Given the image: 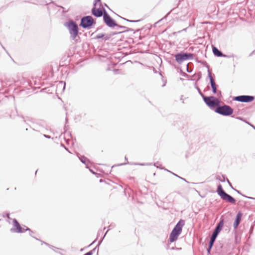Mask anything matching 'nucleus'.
Returning a JSON list of instances; mask_svg holds the SVG:
<instances>
[{
	"mask_svg": "<svg viewBox=\"0 0 255 255\" xmlns=\"http://www.w3.org/2000/svg\"><path fill=\"white\" fill-rule=\"evenodd\" d=\"M122 33V32H118V33L114 32V33H113V34H112V35H115V34H117V33Z\"/></svg>",
	"mask_w": 255,
	"mask_h": 255,
	"instance_id": "nucleus-41",
	"label": "nucleus"
},
{
	"mask_svg": "<svg viewBox=\"0 0 255 255\" xmlns=\"http://www.w3.org/2000/svg\"><path fill=\"white\" fill-rule=\"evenodd\" d=\"M63 84V82L61 81L59 82V84H60L61 85H62Z\"/></svg>",
	"mask_w": 255,
	"mask_h": 255,
	"instance_id": "nucleus-44",
	"label": "nucleus"
},
{
	"mask_svg": "<svg viewBox=\"0 0 255 255\" xmlns=\"http://www.w3.org/2000/svg\"><path fill=\"white\" fill-rule=\"evenodd\" d=\"M212 51L213 54L217 56V57H227V55L223 54V52L220 50L217 47L215 46H213L212 47Z\"/></svg>",
	"mask_w": 255,
	"mask_h": 255,
	"instance_id": "nucleus-13",
	"label": "nucleus"
},
{
	"mask_svg": "<svg viewBox=\"0 0 255 255\" xmlns=\"http://www.w3.org/2000/svg\"><path fill=\"white\" fill-rule=\"evenodd\" d=\"M26 120H28V117L26 118Z\"/></svg>",
	"mask_w": 255,
	"mask_h": 255,
	"instance_id": "nucleus-54",
	"label": "nucleus"
},
{
	"mask_svg": "<svg viewBox=\"0 0 255 255\" xmlns=\"http://www.w3.org/2000/svg\"><path fill=\"white\" fill-rule=\"evenodd\" d=\"M224 224V220L223 219H221L220 221L217 224L216 228L220 230L221 231L223 229Z\"/></svg>",
	"mask_w": 255,
	"mask_h": 255,
	"instance_id": "nucleus-16",
	"label": "nucleus"
},
{
	"mask_svg": "<svg viewBox=\"0 0 255 255\" xmlns=\"http://www.w3.org/2000/svg\"><path fill=\"white\" fill-rule=\"evenodd\" d=\"M187 72L189 73L191 72V71H189L188 69H187Z\"/></svg>",
	"mask_w": 255,
	"mask_h": 255,
	"instance_id": "nucleus-52",
	"label": "nucleus"
},
{
	"mask_svg": "<svg viewBox=\"0 0 255 255\" xmlns=\"http://www.w3.org/2000/svg\"><path fill=\"white\" fill-rule=\"evenodd\" d=\"M125 159H126V160H128V158H127L126 156L125 157Z\"/></svg>",
	"mask_w": 255,
	"mask_h": 255,
	"instance_id": "nucleus-51",
	"label": "nucleus"
},
{
	"mask_svg": "<svg viewBox=\"0 0 255 255\" xmlns=\"http://www.w3.org/2000/svg\"><path fill=\"white\" fill-rule=\"evenodd\" d=\"M104 14H103V21L104 23L108 27L113 28L118 25L116 21L106 11V9L104 8Z\"/></svg>",
	"mask_w": 255,
	"mask_h": 255,
	"instance_id": "nucleus-9",
	"label": "nucleus"
},
{
	"mask_svg": "<svg viewBox=\"0 0 255 255\" xmlns=\"http://www.w3.org/2000/svg\"><path fill=\"white\" fill-rule=\"evenodd\" d=\"M226 58H233V61H234L235 60H238L240 59V57L237 55L235 54H231V55H227V57Z\"/></svg>",
	"mask_w": 255,
	"mask_h": 255,
	"instance_id": "nucleus-17",
	"label": "nucleus"
},
{
	"mask_svg": "<svg viewBox=\"0 0 255 255\" xmlns=\"http://www.w3.org/2000/svg\"><path fill=\"white\" fill-rule=\"evenodd\" d=\"M64 25L68 28L70 35V39L75 40L76 43L79 42L80 37L77 38L79 32V28L77 23L73 20H69L67 22L64 23Z\"/></svg>",
	"mask_w": 255,
	"mask_h": 255,
	"instance_id": "nucleus-1",
	"label": "nucleus"
},
{
	"mask_svg": "<svg viewBox=\"0 0 255 255\" xmlns=\"http://www.w3.org/2000/svg\"><path fill=\"white\" fill-rule=\"evenodd\" d=\"M104 36H105V34L104 33H100V34H98L96 36L95 39H100V38H103L104 39Z\"/></svg>",
	"mask_w": 255,
	"mask_h": 255,
	"instance_id": "nucleus-22",
	"label": "nucleus"
},
{
	"mask_svg": "<svg viewBox=\"0 0 255 255\" xmlns=\"http://www.w3.org/2000/svg\"><path fill=\"white\" fill-rule=\"evenodd\" d=\"M238 194H241L242 195V196H243L244 197H245V198H249V199H253V200H255V198H254V197H249V196H246V195H243L241 192L238 190H236V189H234Z\"/></svg>",
	"mask_w": 255,
	"mask_h": 255,
	"instance_id": "nucleus-21",
	"label": "nucleus"
},
{
	"mask_svg": "<svg viewBox=\"0 0 255 255\" xmlns=\"http://www.w3.org/2000/svg\"><path fill=\"white\" fill-rule=\"evenodd\" d=\"M227 182L228 183V184H229V186H230L232 189H234V188H233V186H232V184L230 183V181H229L228 179H227Z\"/></svg>",
	"mask_w": 255,
	"mask_h": 255,
	"instance_id": "nucleus-35",
	"label": "nucleus"
},
{
	"mask_svg": "<svg viewBox=\"0 0 255 255\" xmlns=\"http://www.w3.org/2000/svg\"><path fill=\"white\" fill-rule=\"evenodd\" d=\"M212 248V247H208L207 251V253L208 254L210 253V252H211V250Z\"/></svg>",
	"mask_w": 255,
	"mask_h": 255,
	"instance_id": "nucleus-34",
	"label": "nucleus"
},
{
	"mask_svg": "<svg viewBox=\"0 0 255 255\" xmlns=\"http://www.w3.org/2000/svg\"><path fill=\"white\" fill-rule=\"evenodd\" d=\"M77 156L78 157L80 161L84 164H86V161L88 160L87 157H86L84 156L80 155L79 153L77 154Z\"/></svg>",
	"mask_w": 255,
	"mask_h": 255,
	"instance_id": "nucleus-18",
	"label": "nucleus"
},
{
	"mask_svg": "<svg viewBox=\"0 0 255 255\" xmlns=\"http://www.w3.org/2000/svg\"><path fill=\"white\" fill-rule=\"evenodd\" d=\"M91 11L92 14L97 17H101L102 15L103 16L104 14V11H103L100 8H97L95 6L92 8Z\"/></svg>",
	"mask_w": 255,
	"mask_h": 255,
	"instance_id": "nucleus-12",
	"label": "nucleus"
},
{
	"mask_svg": "<svg viewBox=\"0 0 255 255\" xmlns=\"http://www.w3.org/2000/svg\"><path fill=\"white\" fill-rule=\"evenodd\" d=\"M170 12L171 11H169L163 18H162V19H165L167 17V16L170 14Z\"/></svg>",
	"mask_w": 255,
	"mask_h": 255,
	"instance_id": "nucleus-36",
	"label": "nucleus"
},
{
	"mask_svg": "<svg viewBox=\"0 0 255 255\" xmlns=\"http://www.w3.org/2000/svg\"><path fill=\"white\" fill-rule=\"evenodd\" d=\"M216 240V238H214L212 237H211L210 239V241H211V242H213L214 243H215V241Z\"/></svg>",
	"mask_w": 255,
	"mask_h": 255,
	"instance_id": "nucleus-33",
	"label": "nucleus"
},
{
	"mask_svg": "<svg viewBox=\"0 0 255 255\" xmlns=\"http://www.w3.org/2000/svg\"><path fill=\"white\" fill-rule=\"evenodd\" d=\"M116 26H117L118 27H120L121 28H122V29H126V28H127V27L125 26L120 25L119 24H118V25H117Z\"/></svg>",
	"mask_w": 255,
	"mask_h": 255,
	"instance_id": "nucleus-31",
	"label": "nucleus"
},
{
	"mask_svg": "<svg viewBox=\"0 0 255 255\" xmlns=\"http://www.w3.org/2000/svg\"><path fill=\"white\" fill-rule=\"evenodd\" d=\"M105 6H107V7H108V5L106 3H105Z\"/></svg>",
	"mask_w": 255,
	"mask_h": 255,
	"instance_id": "nucleus-47",
	"label": "nucleus"
},
{
	"mask_svg": "<svg viewBox=\"0 0 255 255\" xmlns=\"http://www.w3.org/2000/svg\"><path fill=\"white\" fill-rule=\"evenodd\" d=\"M222 177L223 179H221L220 175H217L216 176V179L222 182H224L225 181V177L224 175H222Z\"/></svg>",
	"mask_w": 255,
	"mask_h": 255,
	"instance_id": "nucleus-20",
	"label": "nucleus"
},
{
	"mask_svg": "<svg viewBox=\"0 0 255 255\" xmlns=\"http://www.w3.org/2000/svg\"><path fill=\"white\" fill-rule=\"evenodd\" d=\"M13 228L11 229L10 231L13 233H23V231L22 228L20 226V225L15 219L12 220Z\"/></svg>",
	"mask_w": 255,
	"mask_h": 255,
	"instance_id": "nucleus-11",
	"label": "nucleus"
},
{
	"mask_svg": "<svg viewBox=\"0 0 255 255\" xmlns=\"http://www.w3.org/2000/svg\"><path fill=\"white\" fill-rule=\"evenodd\" d=\"M179 178L180 179H181V180H184V181H185V182H188V181H187L185 179H184V178H182V177H179Z\"/></svg>",
	"mask_w": 255,
	"mask_h": 255,
	"instance_id": "nucleus-40",
	"label": "nucleus"
},
{
	"mask_svg": "<svg viewBox=\"0 0 255 255\" xmlns=\"http://www.w3.org/2000/svg\"><path fill=\"white\" fill-rule=\"evenodd\" d=\"M218 235H219V234H217V233H215L213 232V233H212V235H211V237H213V238H216H216H217V237H218Z\"/></svg>",
	"mask_w": 255,
	"mask_h": 255,
	"instance_id": "nucleus-29",
	"label": "nucleus"
},
{
	"mask_svg": "<svg viewBox=\"0 0 255 255\" xmlns=\"http://www.w3.org/2000/svg\"><path fill=\"white\" fill-rule=\"evenodd\" d=\"M95 241H94L93 242H92V243L90 245L91 246V245H92L93 244H94L95 243Z\"/></svg>",
	"mask_w": 255,
	"mask_h": 255,
	"instance_id": "nucleus-50",
	"label": "nucleus"
},
{
	"mask_svg": "<svg viewBox=\"0 0 255 255\" xmlns=\"http://www.w3.org/2000/svg\"><path fill=\"white\" fill-rule=\"evenodd\" d=\"M67 119H66V123H67Z\"/></svg>",
	"mask_w": 255,
	"mask_h": 255,
	"instance_id": "nucleus-53",
	"label": "nucleus"
},
{
	"mask_svg": "<svg viewBox=\"0 0 255 255\" xmlns=\"http://www.w3.org/2000/svg\"><path fill=\"white\" fill-rule=\"evenodd\" d=\"M65 83H64V87H63V90L65 89Z\"/></svg>",
	"mask_w": 255,
	"mask_h": 255,
	"instance_id": "nucleus-46",
	"label": "nucleus"
},
{
	"mask_svg": "<svg viewBox=\"0 0 255 255\" xmlns=\"http://www.w3.org/2000/svg\"><path fill=\"white\" fill-rule=\"evenodd\" d=\"M96 24V21L92 16L88 15L83 16L81 19L80 25L84 28L90 29L93 25Z\"/></svg>",
	"mask_w": 255,
	"mask_h": 255,
	"instance_id": "nucleus-6",
	"label": "nucleus"
},
{
	"mask_svg": "<svg viewBox=\"0 0 255 255\" xmlns=\"http://www.w3.org/2000/svg\"><path fill=\"white\" fill-rule=\"evenodd\" d=\"M215 112L224 116H230L233 113V109L229 106L224 105L217 107Z\"/></svg>",
	"mask_w": 255,
	"mask_h": 255,
	"instance_id": "nucleus-7",
	"label": "nucleus"
},
{
	"mask_svg": "<svg viewBox=\"0 0 255 255\" xmlns=\"http://www.w3.org/2000/svg\"><path fill=\"white\" fill-rule=\"evenodd\" d=\"M206 67L208 69V77L210 79V83L211 85V87L212 88V92L214 94H216L217 96L220 98L222 97V93L221 91H219L217 90V88L218 87V85L216 84L215 79L212 77L211 72L209 70V66L207 65Z\"/></svg>",
	"mask_w": 255,
	"mask_h": 255,
	"instance_id": "nucleus-5",
	"label": "nucleus"
},
{
	"mask_svg": "<svg viewBox=\"0 0 255 255\" xmlns=\"http://www.w3.org/2000/svg\"><path fill=\"white\" fill-rule=\"evenodd\" d=\"M255 129V127L253 125H250Z\"/></svg>",
	"mask_w": 255,
	"mask_h": 255,
	"instance_id": "nucleus-45",
	"label": "nucleus"
},
{
	"mask_svg": "<svg viewBox=\"0 0 255 255\" xmlns=\"http://www.w3.org/2000/svg\"><path fill=\"white\" fill-rule=\"evenodd\" d=\"M43 136L44 137H45L46 138H50V136L46 135V134H44Z\"/></svg>",
	"mask_w": 255,
	"mask_h": 255,
	"instance_id": "nucleus-39",
	"label": "nucleus"
},
{
	"mask_svg": "<svg viewBox=\"0 0 255 255\" xmlns=\"http://www.w3.org/2000/svg\"><path fill=\"white\" fill-rule=\"evenodd\" d=\"M196 89L197 90L199 94H200V95L202 97V98L203 99V97L204 96H205L201 92V90L200 89V88L198 87V86H196Z\"/></svg>",
	"mask_w": 255,
	"mask_h": 255,
	"instance_id": "nucleus-23",
	"label": "nucleus"
},
{
	"mask_svg": "<svg viewBox=\"0 0 255 255\" xmlns=\"http://www.w3.org/2000/svg\"><path fill=\"white\" fill-rule=\"evenodd\" d=\"M24 228L22 229L23 231V232H25V231H28L29 232H30V236L33 238H34V239H35L36 240H39L38 239L36 238V237H33L31 233H33L32 231H31V230L30 229H29V228L27 227L26 226H24Z\"/></svg>",
	"mask_w": 255,
	"mask_h": 255,
	"instance_id": "nucleus-19",
	"label": "nucleus"
},
{
	"mask_svg": "<svg viewBox=\"0 0 255 255\" xmlns=\"http://www.w3.org/2000/svg\"><path fill=\"white\" fill-rule=\"evenodd\" d=\"M158 164V162L155 163H154V166H156L157 167H158V166L157 165V164Z\"/></svg>",
	"mask_w": 255,
	"mask_h": 255,
	"instance_id": "nucleus-42",
	"label": "nucleus"
},
{
	"mask_svg": "<svg viewBox=\"0 0 255 255\" xmlns=\"http://www.w3.org/2000/svg\"><path fill=\"white\" fill-rule=\"evenodd\" d=\"M60 7L61 8H62V9H63V12L64 13H65V12H67V11H68V10H64V7H63V6H60Z\"/></svg>",
	"mask_w": 255,
	"mask_h": 255,
	"instance_id": "nucleus-37",
	"label": "nucleus"
},
{
	"mask_svg": "<svg viewBox=\"0 0 255 255\" xmlns=\"http://www.w3.org/2000/svg\"><path fill=\"white\" fill-rule=\"evenodd\" d=\"M110 226H109V230H110Z\"/></svg>",
	"mask_w": 255,
	"mask_h": 255,
	"instance_id": "nucleus-56",
	"label": "nucleus"
},
{
	"mask_svg": "<svg viewBox=\"0 0 255 255\" xmlns=\"http://www.w3.org/2000/svg\"><path fill=\"white\" fill-rule=\"evenodd\" d=\"M194 54L191 53L181 51L174 55L175 60L179 64H181L183 61L193 59Z\"/></svg>",
	"mask_w": 255,
	"mask_h": 255,
	"instance_id": "nucleus-4",
	"label": "nucleus"
},
{
	"mask_svg": "<svg viewBox=\"0 0 255 255\" xmlns=\"http://www.w3.org/2000/svg\"><path fill=\"white\" fill-rule=\"evenodd\" d=\"M41 244L42 245L43 244H45L47 246L49 247V248H51L52 249H53V248H54L53 246H52L49 245V244H48L47 243H45V242H44L43 241H41Z\"/></svg>",
	"mask_w": 255,
	"mask_h": 255,
	"instance_id": "nucleus-26",
	"label": "nucleus"
},
{
	"mask_svg": "<svg viewBox=\"0 0 255 255\" xmlns=\"http://www.w3.org/2000/svg\"><path fill=\"white\" fill-rule=\"evenodd\" d=\"M221 231L219 230L218 229L216 228L215 227V229L214 230L213 232L214 233H217L219 234L220 233Z\"/></svg>",
	"mask_w": 255,
	"mask_h": 255,
	"instance_id": "nucleus-28",
	"label": "nucleus"
},
{
	"mask_svg": "<svg viewBox=\"0 0 255 255\" xmlns=\"http://www.w3.org/2000/svg\"><path fill=\"white\" fill-rule=\"evenodd\" d=\"M184 224L185 221L181 219L178 221L169 235L168 240L169 242L173 243L177 240L178 236L182 232V228Z\"/></svg>",
	"mask_w": 255,
	"mask_h": 255,
	"instance_id": "nucleus-2",
	"label": "nucleus"
},
{
	"mask_svg": "<svg viewBox=\"0 0 255 255\" xmlns=\"http://www.w3.org/2000/svg\"><path fill=\"white\" fill-rule=\"evenodd\" d=\"M110 38H111V35H106L105 34V36L104 37V39L105 40V41H107V40H109Z\"/></svg>",
	"mask_w": 255,
	"mask_h": 255,
	"instance_id": "nucleus-27",
	"label": "nucleus"
},
{
	"mask_svg": "<svg viewBox=\"0 0 255 255\" xmlns=\"http://www.w3.org/2000/svg\"><path fill=\"white\" fill-rule=\"evenodd\" d=\"M37 172V170H36L35 174H36Z\"/></svg>",
	"mask_w": 255,
	"mask_h": 255,
	"instance_id": "nucleus-57",
	"label": "nucleus"
},
{
	"mask_svg": "<svg viewBox=\"0 0 255 255\" xmlns=\"http://www.w3.org/2000/svg\"><path fill=\"white\" fill-rule=\"evenodd\" d=\"M214 242H211V241H210L209 242L208 247L212 248L213 245H214Z\"/></svg>",
	"mask_w": 255,
	"mask_h": 255,
	"instance_id": "nucleus-30",
	"label": "nucleus"
},
{
	"mask_svg": "<svg viewBox=\"0 0 255 255\" xmlns=\"http://www.w3.org/2000/svg\"><path fill=\"white\" fill-rule=\"evenodd\" d=\"M97 2L99 3V6H101L102 4L101 0H95L94 2V6H96Z\"/></svg>",
	"mask_w": 255,
	"mask_h": 255,
	"instance_id": "nucleus-25",
	"label": "nucleus"
},
{
	"mask_svg": "<svg viewBox=\"0 0 255 255\" xmlns=\"http://www.w3.org/2000/svg\"><path fill=\"white\" fill-rule=\"evenodd\" d=\"M242 216V213L241 212H238L233 224V227L235 229H237L239 226L241 221Z\"/></svg>",
	"mask_w": 255,
	"mask_h": 255,
	"instance_id": "nucleus-14",
	"label": "nucleus"
},
{
	"mask_svg": "<svg viewBox=\"0 0 255 255\" xmlns=\"http://www.w3.org/2000/svg\"><path fill=\"white\" fill-rule=\"evenodd\" d=\"M254 99V96L250 95H241L234 97L233 98L235 101L243 103H250L253 101Z\"/></svg>",
	"mask_w": 255,
	"mask_h": 255,
	"instance_id": "nucleus-10",
	"label": "nucleus"
},
{
	"mask_svg": "<svg viewBox=\"0 0 255 255\" xmlns=\"http://www.w3.org/2000/svg\"><path fill=\"white\" fill-rule=\"evenodd\" d=\"M125 164H121L120 165H124V164H125Z\"/></svg>",
	"mask_w": 255,
	"mask_h": 255,
	"instance_id": "nucleus-55",
	"label": "nucleus"
},
{
	"mask_svg": "<svg viewBox=\"0 0 255 255\" xmlns=\"http://www.w3.org/2000/svg\"><path fill=\"white\" fill-rule=\"evenodd\" d=\"M165 170H166V171H168V172H170L171 173H172V174H173L174 176H176V177H178V178H179V177H180V176H178V175H177V174H175V173H174L172 172L171 171H170L169 170H167V169H165Z\"/></svg>",
	"mask_w": 255,
	"mask_h": 255,
	"instance_id": "nucleus-32",
	"label": "nucleus"
},
{
	"mask_svg": "<svg viewBox=\"0 0 255 255\" xmlns=\"http://www.w3.org/2000/svg\"><path fill=\"white\" fill-rule=\"evenodd\" d=\"M6 217L7 218H8V219L9 218V213L7 214Z\"/></svg>",
	"mask_w": 255,
	"mask_h": 255,
	"instance_id": "nucleus-43",
	"label": "nucleus"
},
{
	"mask_svg": "<svg viewBox=\"0 0 255 255\" xmlns=\"http://www.w3.org/2000/svg\"><path fill=\"white\" fill-rule=\"evenodd\" d=\"M237 119L244 121V120L242 117H238L237 118Z\"/></svg>",
	"mask_w": 255,
	"mask_h": 255,
	"instance_id": "nucleus-38",
	"label": "nucleus"
},
{
	"mask_svg": "<svg viewBox=\"0 0 255 255\" xmlns=\"http://www.w3.org/2000/svg\"><path fill=\"white\" fill-rule=\"evenodd\" d=\"M186 29H187V28H184V29H183V31H186Z\"/></svg>",
	"mask_w": 255,
	"mask_h": 255,
	"instance_id": "nucleus-48",
	"label": "nucleus"
},
{
	"mask_svg": "<svg viewBox=\"0 0 255 255\" xmlns=\"http://www.w3.org/2000/svg\"><path fill=\"white\" fill-rule=\"evenodd\" d=\"M165 86V83H164V84H163L162 86V87H164V86Z\"/></svg>",
	"mask_w": 255,
	"mask_h": 255,
	"instance_id": "nucleus-49",
	"label": "nucleus"
},
{
	"mask_svg": "<svg viewBox=\"0 0 255 255\" xmlns=\"http://www.w3.org/2000/svg\"><path fill=\"white\" fill-rule=\"evenodd\" d=\"M217 192L221 198L229 203L235 204L236 200L232 196L227 193L223 189L222 185L219 184L217 187Z\"/></svg>",
	"mask_w": 255,
	"mask_h": 255,
	"instance_id": "nucleus-3",
	"label": "nucleus"
},
{
	"mask_svg": "<svg viewBox=\"0 0 255 255\" xmlns=\"http://www.w3.org/2000/svg\"><path fill=\"white\" fill-rule=\"evenodd\" d=\"M122 18V17H121ZM123 19H124V20H127L128 22H138L139 21V20H129V19H126L125 18H123L122 17Z\"/></svg>",
	"mask_w": 255,
	"mask_h": 255,
	"instance_id": "nucleus-24",
	"label": "nucleus"
},
{
	"mask_svg": "<svg viewBox=\"0 0 255 255\" xmlns=\"http://www.w3.org/2000/svg\"><path fill=\"white\" fill-rule=\"evenodd\" d=\"M203 99L205 104L211 109L215 107L216 106H219L220 104V101L213 96H204Z\"/></svg>",
	"mask_w": 255,
	"mask_h": 255,
	"instance_id": "nucleus-8",
	"label": "nucleus"
},
{
	"mask_svg": "<svg viewBox=\"0 0 255 255\" xmlns=\"http://www.w3.org/2000/svg\"><path fill=\"white\" fill-rule=\"evenodd\" d=\"M108 231V230H107V231H106V233L105 234V235H104V236L103 238H102V239L101 241H100L99 242L98 245H97V246H96V247L94 249H93L92 250H91V251H89V252H91V253H92V255H93V253H94V252H95V251L97 250V249H98V250H97V254H98L99 247L100 245L102 243V241L103 240V239H104V237H105V236H106V234L107 233Z\"/></svg>",
	"mask_w": 255,
	"mask_h": 255,
	"instance_id": "nucleus-15",
	"label": "nucleus"
}]
</instances>
